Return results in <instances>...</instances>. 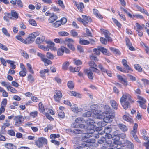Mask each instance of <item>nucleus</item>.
<instances>
[{"mask_svg": "<svg viewBox=\"0 0 149 149\" xmlns=\"http://www.w3.org/2000/svg\"><path fill=\"white\" fill-rule=\"evenodd\" d=\"M76 6L78 9L82 11V9L84 8V6L82 3H79L76 4Z\"/></svg>", "mask_w": 149, "mask_h": 149, "instance_id": "nucleus-46", "label": "nucleus"}, {"mask_svg": "<svg viewBox=\"0 0 149 149\" xmlns=\"http://www.w3.org/2000/svg\"><path fill=\"white\" fill-rule=\"evenodd\" d=\"M135 7L137 8L138 10L140 11L143 13L145 14L148 16L149 15V14L147 11L144 8L140 7L137 5L135 6Z\"/></svg>", "mask_w": 149, "mask_h": 149, "instance_id": "nucleus-17", "label": "nucleus"}, {"mask_svg": "<svg viewBox=\"0 0 149 149\" xmlns=\"http://www.w3.org/2000/svg\"><path fill=\"white\" fill-rule=\"evenodd\" d=\"M104 109L105 111L103 112L101 111H94L96 118L99 119H102L103 118V115L104 114H107L109 113L111 109L109 106L107 105H105L104 107Z\"/></svg>", "mask_w": 149, "mask_h": 149, "instance_id": "nucleus-3", "label": "nucleus"}, {"mask_svg": "<svg viewBox=\"0 0 149 149\" xmlns=\"http://www.w3.org/2000/svg\"><path fill=\"white\" fill-rule=\"evenodd\" d=\"M109 48L116 55H120L121 52L118 49L112 47H111Z\"/></svg>", "mask_w": 149, "mask_h": 149, "instance_id": "nucleus-33", "label": "nucleus"}, {"mask_svg": "<svg viewBox=\"0 0 149 149\" xmlns=\"http://www.w3.org/2000/svg\"><path fill=\"white\" fill-rule=\"evenodd\" d=\"M53 125H52L49 124L47 125L44 129V131L45 132H47L48 130H51L53 129Z\"/></svg>", "mask_w": 149, "mask_h": 149, "instance_id": "nucleus-58", "label": "nucleus"}, {"mask_svg": "<svg viewBox=\"0 0 149 149\" xmlns=\"http://www.w3.org/2000/svg\"><path fill=\"white\" fill-rule=\"evenodd\" d=\"M20 68L22 70L20 71L19 74L20 76L22 77H24L26 75V70L25 66L23 63H20Z\"/></svg>", "mask_w": 149, "mask_h": 149, "instance_id": "nucleus-12", "label": "nucleus"}, {"mask_svg": "<svg viewBox=\"0 0 149 149\" xmlns=\"http://www.w3.org/2000/svg\"><path fill=\"white\" fill-rule=\"evenodd\" d=\"M4 14L5 16L3 17V19L5 21L8 22L9 21L10 18L11 19H12V17H11L10 13H5Z\"/></svg>", "mask_w": 149, "mask_h": 149, "instance_id": "nucleus-24", "label": "nucleus"}, {"mask_svg": "<svg viewBox=\"0 0 149 149\" xmlns=\"http://www.w3.org/2000/svg\"><path fill=\"white\" fill-rule=\"evenodd\" d=\"M89 70L88 69H85L84 70V72L87 74L88 78L91 79H93V74L91 71L88 72Z\"/></svg>", "mask_w": 149, "mask_h": 149, "instance_id": "nucleus-26", "label": "nucleus"}, {"mask_svg": "<svg viewBox=\"0 0 149 149\" xmlns=\"http://www.w3.org/2000/svg\"><path fill=\"white\" fill-rule=\"evenodd\" d=\"M109 115H106L105 116L104 118V115H103V120L105 122L107 123H109L111 122L112 121V119L114 118L115 117V115L114 114L110 115V114L109 113Z\"/></svg>", "mask_w": 149, "mask_h": 149, "instance_id": "nucleus-11", "label": "nucleus"}, {"mask_svg": "<svg viewBox=\"0 0 149 149\" xmlns=\"http://www.w3.org/2000/svg\"><path fill=\"white\" fill-rule=\"evenodd\" d=\"M68 93L70 95L75 96L77 97L81 98V94L73 91H69Z\"/></svg>", "mask_w": 149, "mask_h": 149, "instance_id": "nucleus-23", "label": "nucleus"}, {"mask_svg": "<svg viewBox=\"0 0 149 149\" xmlns=\"http://www.w3.org/2000/svg\"><path fill=\"white\" fill-rule=\"evenodd\" d=\"M100 46H98L97 48H94L93 49V51L94 52V54L97 55H99L100 54Z\"/></svg>", "mask_w": 149, "mask_h": 149, "instance_id": "nucleus-43", "label": "nucleus"}, {"mask_svg": "<svg viewBox=\"0 0 149 149\" xmlns=\"http://www.w3.org/2000/svg\"><path fill=\"white\" fill-rule=\"evenodd\" d=\"M68 87L70 89H72L74 88V85L73 82L71 81L68 82L67 84Z\"/></svg>", "mask_w": 149, "mask_h": 149, "instance_id": "nucleus-55", "label": "nucleus"}, {"mask_svg": "<svg viewBox=\"0 0 149 149\" xmlns=\"http://www.w3.org/2000/svg\"><path fill=\"white\" fill-rule=\"evenodd\" d=\"M107 123L105 122L103 120V121L101 122H99L97 123V124L98 125H100L101 127H98L96 128V131H100L102 129V127H104L107 125Z\"/></svg>", "mask_w": 149, "mask_h": 149, "instance_id": "nucleus-16", "label": "nucleus"}, {"mask_svg": "<svg viewBox=\"0 0 149 149\" xmlns=\"http://www.w3.org/2000/svg\"><path fill=\"white\" fill-rule=\"evenodd\" d=\"M131 96L128 94L125 93L123 94L120 100V102L125 109H127L130 105V103H133L134 101L131 99Z\"/></svg>", "mask_w": 149, "mask_h": 149, "instance_id": "nucleus-2", "label": "nucleus"}, {"mask_svg": "<svg viewBox=\"0 0 149 149\" xmlns=\"http://www.w3.org/2000/svg\"><path fill=\"white\" fill-rule=\"evenodd\" d=\"M70 63L68 61H66L64 62L62 66V68L63 70H66L68 69Z\"/></svg>", "mask_w": 149, "mask_h": 149, "instance_id": "nucleus-35", "label": "nucleus"}, {"mask_svg": "<svg viewBox=\"0 0 149 149\" xmlns=\"http://www.w3.org/2000/svg\"><path fill=\"white\" fill-rule=\"evenodd\" d=\"M65 47H61L60 48H59L58 50L57 54L59 56L62 55L64 53Z\"/></svg>", "mask_w": 149, "mask_h": 149, "instance_id": "nucleus-36", "label": "nucleus"}, {"mask_svg": "<svg viewBox=\"0 0 149 149\" xmlns=\"http://www.w3.org/2000/svg\"><path fill=\"white\" fill-rule=\"evenodd\" d=\"M55 93L54 98L55 101L59 102L62 97V94L60 91L57 90H55Z\"/></svg>", "mask_w": 149, "mask_h": 149, "instance_id": "nucleus-9", "label": "nucleus"}, {"mask_svg": "<svg viewBox=\"0 0 149 149\" xmlns=\"http://www.w3.org/2000/svg\"><path fill=\"white\" fill-rule=\"evenodd\" d=\"M79 42L80 44L82 45H87L90 44V42L89 41L82 38H80L79 39Z\"/></svg>", "mask_w": 149, "mask_h": 149, "instance_id": "nucleus-41", "label": "nucleus"}, {"mask_svg": "<svg viewBox=\"0 0 149 149\" xmlns=\"http://www.w3.org/2000/svg\"><path fill=\"white\" fill-rule=\"evenodd\" d=\"M56 3L58 4L62 8H64L65 6L63 4V2L61 0H57L56 1Z\"/></svg>", "mask_w": 149, "mask_h": 149, "instance_id": "nucleus-49", "label": "nucleus"}, {"mask_svg": "<svg viewBox=\"0 0 149 149\" xmlns=\"http://www.w3.org/2000/svg\"><path fill=\"white\" fill-rule=\"evenodd\" d=\"M43 62H44L45 66H47L49 65L52 64V62L50 60L46 58Z\"/></svg>", "mask_w": 149, "mask_h": 149, "instance_id": "nucleus-51", "label": "nucleus"}, {"mask_svg": "<svg viewBox=\"0 0 149 149\" xmlns=\"http://www.w3.org/2000/svg\"><path fill=\"white\" fill-rule=\"evenodd\" d=\"M38 114V111H36L31 112L30 113V115L31 117L33 118H35L37 116Z\"/></svg>", "mask_w": 149, "mask_h": 149, "instance_id": "nucleus-62", "label": "nucleus"}, {"mask_svg": "<svg viewBox=\"0 0 149 149\" xmlns=\"http://www.w3.org/2000/svg\"><path fill=\"white\" fill-rule=\"evenodd\" d=\"M122 63L124 67L126 68L127 70H131L132 69L127 64V61L125 59L122 60Z\"/></svg>", "mask_w": 149, "mask_h": 149, "instance_id": "nucleus-31", "label": "nucleus"}, {"mask_svg": "<svg viewBox=\"0 0 149 149\" xmlns=\"http://www.w3.org/2000/svg\"><path fill=\"white\" fill-rule=\"evenodd\" d=\"M57 16L55 15L51 16L49 19V22L50 23H52L56 21L57 19Z\"/></svg>", "mask_w": 149, "mask_h": 149, "instance_id": "nucleus-30", "label": "nucleus"}, {"mask_svg": "<svg viewBox=\"0 0 149 149\" xmlns=\"http://www.w3.org/2000/svg\"><path fill=\"white\" fill-rule=\"evenodd\" d=\"M135 25L136 26L134 27V29L136 31H138V30L143 29V26H141L139 23H136L135 24Z\"/></svg>", "mask_w": 149, "mask_h": 149, "instance_id": "nucleus-37", "label": "nucleus"}, {"mask_svg": "<svg viewBox=\"0 0 149 149\" xmlns=\"http://www.w3.org/2000/svg\"><path fill=\"white\" fill-rule=\"evenodd\" d=\"M131 18H136L140 19H144V17L142 15L139 14H136L132 15V17Z\"/></svg>", "mask_w": 149, "mask_h": 149, "instance_id": "nucleus-39", "label": "nucleus"}, {"mask_svg": "<svg viewBox=\"0 0 149 149\" xmlns=\"http://www.w3.org/2000/svg\"><path fill=\"white\" fill-rule=\"evenodd\" d=\"M86 123L88 125L87 132L89 131L90 129L94 130V129H95L94 125L95 122L93 120L89 119L86 121Z\"/></svg>", "mask_w": 149, "mask_h": 149, "instance_id": "nucleus-10", "label": "nucleus"}, {"mask_svg": "<svg viewBox=\"0 0 149 149\" xmlns=\"http://www.w3.org/2000/svg\"><path fill=\"white\" fill-rule=\"evenodd\" d=\"M134 67L139 72H142V69L139 64H136L134 65Z\"/></svg>", "mask_w": 149, "mask_h": 149, "instance_id": "nucleus-56", "label": "nucleus"}, {"mask_svg": "<svg viewBox=\"0 0 149 149\" xmlns=\"http://www.w3.org/2000/svg\"><path fill=\"white\" fill-rule=\"evenodd\" d=\"M7 89L8 90L13 93H16L18 92L17 90L10 86V85L7 87Z\"/></svg>", "mask_w": 149, "mask_h": 149, "instance_id": "nucleus-42", "label": "nucleus"}, {"mask_svg": "<svg viewBox=\"0 0 149 149\" xmlns=\"http://www.w3.org/2000/svg\"><path fill=\"white\" fill-rule=\"evenodd\" d=\"M88 64L90 68H91L97 66V65L92 61H90Z\"/></svg>", "mask_w": 149, "mask_h": 149, "instance_id": "nucleus-57", "label": "nucleus"}, {"mask_svg": "<svg viewBox=\"0 0 149 149\" xmlns=\"http://www.w3.org/2000/svg\"><path fill=\"white\" fill-rule=\"evenodd\" d=\"M37 55L41 59L42 61H43L46 58L45 56L40 53H37Z\"/></svg>", "mask_w": 149, "mask_h": 149, "instance_id": "nucleus-50", "label": "nucleus"}, {"mask_svg": "<svg viewBox=\"0 0 149 149\" xmlns=\"http://www.w3.org/2000/svg\"><path fill=\"white\" fill-rule=\"evenodd\" d=\"M2 31L3 34L8 37L10 36V34L8 32L7 29L5 28H3L2 29Z\"/></svg>", "mask_w": 149, "mask_h": 149, "instance_id": "nucleus-52", "label": "nucleus"}, {"mask_svg": "<svg viewBox=\"0 0 149 149\" xmlns=\"http://www.w3.org/2000/svg\"><path fill=\"white\" fill-rule=\"evenodd\" d=\"M82 17L83 20H84L85 21H88L89 22H91L92 21V19L91 18L88 16L82 15Z\"/></svg>", "mask_w": 149, "mask_h": 149, "instance_id": "nucleus-53", "label": "nucleus"}, {"mask_svg": "<svg viewBox=\"0 0 149 149\" xmlns=\"http://www.w3.org/2000/svg\"><path fill=\"white\" fill-rule=\"evenodd\" d=\"M65 42L71 50L74 51L75 49V48L73 45L74 41L73 39L71 38H66L65 39Z\"/></svg>", "mask_w": 149, "mask_h": 149, "instance_id": "nucleus-6", "label": "nucleus"}, {"mask_svg": "<svg viewBox=\"0 0 149 149\" xmlns=\"http://www.w3.org/2000/svg\"><path fill=\"white\" fill-rule=\"evenodd\" d=\"M45 40V37L43 36H40L36 39V42L37 44H40L44 42Z\"/></svg>", "mask_w": 149, "mask_h": 149, "instance_id": "nucleus-20", "label": "nucleus"}, {"mask_svg": "<svg viewBox=\"0 0 149 149\" xmlns=\"http://www.w3.org/2000/svg\"><path fill=\"white\" fill-rule=\"evenodd\" d=\"M38 108L39 111L42 113H44L45 111L48 109L47 108H44V106L41 102H40L38 104Z\"/></svg>", "mask_w": 149, "mask_h": 149, "instance_id": "nucleus-15", "label": "nucleus"}, {"mask_svg": "<svg viewBox=\"0 0 149 149\" xmlns=\"http://www.w3.org/2000/svg\"><path fill=\"white\" fill-rule=\"evenodd\" d=\"M29 22L33 26H36L37 25V24L36 21L33 19H30L29 21Z\"/></svg>", "mask_w": 149, "mask_h": 149, "instance_id": "nucleus-60", "label": "nucleus"}, {"mask_svg": "<svg viewBox=\"0 0 149 149\" xmlns=\"http://www.w3.org/2000/svg\"><path fill=\"white\" fill-rule=\"evenodd\" d=\"M47 142V139L45 138L42 137L38 138L36 141L35 143L37 146L40 148L42 146L46 144Z\"/></svg>", "mask_w": 149, "mask_h": 149, "instance_id": "nucleus-5", "label": "nucleus"}, {"mask_svg": "<svg viewBox=\"0 0 149 149\" xmlns=\"http://www.w3.org/2000/svg\"><path fill=\"white\" fill-rule=\"evenodd\" d=\"M123 118L124 120L128 122L132 123L133 122V120L127 115H124L123 116Z\"/></svg>", "mask_w": 149, "mask_h": 149, "instance_id": "nucleus-34", "label": "nucleus"}, {"mask_svg": "<svg viewBox=\"0 0 149 149\" xmlns=\"http://www.w3.org/2000/svg\"><path fill=\"white\" fill-rule=\"evenodd\" d=\"M93 114H94L93 113V112L89 109L88 111L84 113L83 115V116L84 117H90L93 116Z\"/></svg>", "mask_w": 149, "mask_h": 149, "instance_id": "nucleus-32", "label": "nucleus"}, {"mask_svg": "<svg viewBox=\"0 0 149 149\" xmlns=\"http://www.w3.org/2000/svg\"><path fill=\"white\" fill-rule=\"evenodd\" d=\"M27 80L30 83H33L35 80L31 74H29L28 75Z\"/></svg>", "mask_w": 149, "mask_h": 149, "instance_id": "nucleus-40", "label": "nucleus"}, {"mask_svg": "<svg viewBox=\"0 0 149 149\" xmlns=\"http://www.w3.org/2000/svg\"><path fill=\"white\" fill-rule=\"evenodd\" d=\"M93 14L96 16V17L99 19H102L103 18V17L100 14L98 10L96 9H93Z\"/></svg>", "mask_w": 149, "mask_h": 149, "instance_id": "nucleus-19", "label": "nucleus"}, {"mask_svg": "<svg viewBox=\"0 0 149 149\" xmlns=\"http://www.w3.org/2000/svg\"><path fill=\"white\" fill-rule=\"evenodd\" d=\"M112 19L114 23L116 24L118 28H121V25L118 21L116 19L113 18H112Z\"/></svg>", "mask_w": 149, "mask_h": 149, "instance_id": "nucleus-44", "label": "nucleus"}, {"mask_svg": "<svg viewBox=\"0 0 149 149\" xmlns=\"http://www.w3.org/2000/svg\"><path fill=\"white\" fill-rule=\"evenodd\" d=\"M95 131L93 129H90L89 131L87 133L83 136L82 141L86 143L85 145L87 146H91L92 144L95 142V140L94 139H90V137L93 136L96 138H98L99 135L95 133H94Z\"/></svg>", "mask_w": 149, "mask_h": 149, "instance_id": "nucleus-1", "label": "nucleus"}, {"mask_svg": "<svg viewBox=\"0 0 149 149\" xmlns=\"http://www.w3.org/2000/svg\"><path fill=\"white\" fill-rule=\"evenodd\" d=\"M100 51L105 55L109 56L110 54L109 51H108L104 47L100 46Z\"/></svg>", "mask_w": 149, "mask_h": 149, "instance_id": "nucleus-25", "label": "nucleus"}, {"mask_svg": "<svg viewBox=\"0 0 149 149\" xmlns=\"http://www.w3.org/2000/svg\"><path fill=\"white\" fill-rule=\"evenodd\" d=\"M72 111L76 113L79 112H81L82 111V109L80 108H78L76 104H74L72 107Z\"/></svg>", "mask_w": 149, "mask_h": 149, "instance_id": "nucleus-21", "label": "nucleus"}, {"mask_svg": "<svg viewBox=\"0 0 149 149\" xmlns=\"http://www.w3.org/2000/svg\"><path fill=\"white\" fill-rule=\"evenodd\" d=\"M58 115L59 117L61 118H63L65 117V114L62 111H58Z\"/></svg>", "mask_w": 149, "mask_h": 149, "instance_id": "nucleus-59", "label": "nucleus"}, {"mask_svg": "<svg viewBox=\"0 0 149 149\" xmlns=\"http://www.w3.org/2000/svg\"><path fill=\"white\" fill-rule=\"evenodd\" d=\"M75 121L77 123H81L84 122V120L82 118H78L76 119Z\"/></svg>", "mask_w": 149, "mask_h": 149, "instance_id": "nucleus-54", "label": "nucleus"}, {"mask_svg": "<svg viewBox=\"0 0 149 149\" xmlns=\"http://www.w3.org/2000/svg\"><path fill=\"white\" fill-rule=\"evenodd\" d=\"M117 125L118 128L123 132H126L128 130L127 127L123 124L120 123L118 124Z\"/></svg>", "mask_w": 149, "mask_h": 149, "instance_id": "nucleus-18", "label": "nucleus"}, {"mask_svg": "<svg viewBox=\"0 0 149 149\" xmlns=\"http://www.w3.org/2000/svg\"><path fill=\"white\" fill-rule=\"evenodd\" d=\"M121 146H127L128 148L130 149H132L134 147V145L130 141L126 140L124 143L121 144Z\"/></svg>", "mask_w": 149, "mask_h": 149, "instance_id": "nucleus-13", "label": "nucleus"}, {"mask_svg": "<svg viewBox=\"0 0 149 149\" xmlns=\"http://www.w3.org/2000/svg\"><path fill=\"white\" fill-rule=\"evenodd\" d=\"M5 147L8 149H16V147L14 145L11 143H6L4 145Z\"/></svg>", "mask_w": 149, "mask_h": 149, "instance_id": "nucleus-27", "label": "nucleus"}, {"mask_svg": "<svg viewBox=\"0 0 149 149\" xmlns=\"http://www.w3.org/2000/svg\"><path fill=\"white\" fill-rule=\"evenodd\" d=\"M74 63L77 65H79L82 64V61L79 60L74 59H73Z\"/></svg>", "mask_w": 149, "mask_h": 149, "instance_id": "nucleus-47", "label": "nucleus"}, {"mask_svg": "<svg viewBox=\"0 0 149 149\" xmlns=\"http://www.w3.org/2000/svg\"><path fill=\"white\" fill-rule=\"evenodd\" d=\"M60 137V135L58 134H52L50 136V138L52 140L55 139Z\"/></svg>", "mask_w": 149, "mask_h": 149, "instance_id": "nucleus-48", "label": "nucleus"}, {"mask_svg": "<svg viewBox=\"0 0 149 149\" xmlns=\"http://www.w3.org/2000/svg\"><path fill=\"white\" fill-rule=\"evenodd\" d=\"M34 39L30 34L28 37L25 39V44H30L33 42L34 41Z\"/></svg>", "mask_w": 149, "mask_h": 149, "instance_id": "nucleus-14", "label": "nucleus"}, {"mask_svg": "<svg viewBox=\"0 0 149 149\" xmlns=\"http://www.w3.org/2000/svg\"><path fill=\"white\" fill-rule=\"evenodd\" d=\"M138 127V124L137 123H135L133 127V130L131 131L130 134L131 136L134 138V140L138 142H140V141L136 135V133L137 132Z\"/></svg>", "mask_w": 149, "mask_h": 149, "instance_id": "nucleus-4", "label": "nucleus"}, {"mask_svg": "<svg viewBox=\"0 0 149 149\" xmlns=\"http://www.w3.org/2000/svg\"><path fill=\"white\" fill-rule=\"evenodd\" d=\"M105 35V37L108 41L111 42L112 40L111 38L109 36L110 33L109 32L107 31H105L104 32Z\"/></svg>", "mask_w": 149, "mask_h": 149, "instance_id": "nucleus-38", "label": "nucleus"}, {"mask_svg": "<svg viewBox=\"0 0 149 149\" xmlns=\"http://www.w3.org/2000/svg\"><path fill=\"white\" fill-rule=\"evenodd\" d=\"M24 120V117L21 115H19L16 116L15 118V125L17 126H19L22 124Z\"/></svg>", "mask_w": 149, "mask_h": 149, "instance_id": "nucleus-7", "label": "nucleus"}, {"mask_svg": "<svg viewBox=\"0 0 149 149\" xmlns=\"http://www.w3.org/2000/svg\"><path fill=\"white\" fill-rule=\"evenodd\" d=\"M11 17H14L15 19H17L19 17L18 13L16 11L12 10L11 11Z\"/></svg>", "mask_w": 149, "mask_h": 149, "instance_id": "nucleus-22", "label": "nucleus"}, {"mask_svg": "<svg viewBox=\"0 0 149 149\" xmlns=\"http://www.w3.org/2000/svg\"><path fill=\"white\" fill-rule=\"evenodd\" d=\"M138 98L140 100L138 101L137 102L139 103L140 107L143 109H146V100L141 96H138Z\"/></svg>", "mask_w": 149, "mask_h": 149, "instance_id": "nucleus-8", "label": "nucleus"}, {"mask_svg": "<svg viewBox=\"0 0 149 149\" xmlns=\"http://www.w3.org/2000/svg\"><path fill=\"white\" fill-rule=\"evenodd\" d=\"M40 34V33L39 32H33L31 34H30L31 36L34 39L37 36H38Z\"/></svg>", "mask_w": 149, "mask_h": 149, "instance_id": "nucleus-61", "label": "nucleus"}, {"mask_svg": "<svg viewBox=\"0 0 149 149\" xmlns=\"http://www.w3.org/2000/svg\"><path fill=\"white\" fill-rule=\"evenodd\" d=\"M26 65L29 72L33 74L34 73V71L32 69L31 65L30 64L27 63L26 64Z\"/></svg>", "mask_w": 149, "mask_h": 149, "instance_id": "nucleus-45", "label": "nucleus"}, {"mask_svg": "<svg viewBox=\"0 0 149 149\" xmlns=\"http://www.w3.org/2000/svg\"><path fill=\"white\" fill-rule=\"evenodd\" d=\"M110 103L111 106L114 109L117 110L118 109V105L116 101L112 100L110 101Z\"/></svg>", "mask_w": 149, "mask_h": 149, "instance_id": "nucleus-29", "label": "nucleus"}, {"mask_svg": "<svg viewBox=\"0 0 149 149\" xmlns=\"http://www.w3.org/2000/svg\"><path fill=\"white\" fill-rule=\"evenodd\" d=\"M98 106L97 104H93L91 105L90 106L91 109L90 110L93 112V113H94L95 115H95L94 113V111H98V110H95L98 108Z\"/></svg>", "mask_w": 149, "mask_h": 149, "instance_id": "nucleus-28", "label": "nucleus"}, {"mask_svg": "<svg viewBox=\"0 0 149 149\" xmlns=\"http://www.w3.org/2000/svg\"><path fill=\"white\" fill-rule=\"evenodd\" d=\"M98 68L100 69L101 71L103 73H105L106 71V69L104 68L102 65L100 64L98 65Z\"/></svg>", "mask_w": 149, "mask_h": 149, "instance_id": "nucleus-63", "label": "nucleus"}, {"mask_svg": "<svg viewBox=\"0 0 149 149\" xmlns=\"http://www.w3.org/2000/svg\"><path fill=\"white\" fill-rule=\"evenodd\" d=\"M111 131V128L110 127H107L104 129V132L107 134H109Z\"/></svg>", "mask_w": 149, "mask_h": 149, "instance_id": "nucleus-64", "label": "nucleus"}]
</instances>
